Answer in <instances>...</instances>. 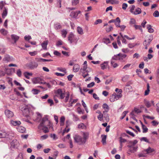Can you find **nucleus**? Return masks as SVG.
<instances>
[{"instance_id": "nucleus-1", "label": "nucleus", "mask_w": 159, "mask_h": 159, "mask_svg": "<svg viewBox=\"0 0 159 159\" xmlns=\"http://www.w3.org/2000/svg\"><path fill=\"white\" fill-rule=\"evenodd\" d=\"M50 121L48 120L47 116H46L42 119L41 122L38 126V128L40 130H43L45 133H48L49 131L48 128L50 127Z\"/></svg>"}, {"instance_id": "nucleus-2", "label": "nucleus", "mask_w": 159, "mask_h": 159, "mask_svg": "<svg viewBox=\"0 0 159 159\" xmlns=\"http://www.w3.org/2000/svg\"><path fill=\"white\" fill-rule=\"evenodd\" d=\"M73 139L75 142L77 143L79 145H84L85 142L82 137L78 134H75L73 136Z\"/></svg>"}, {"instance_id": "nucleus-3", "label": "nucleus", "mask_w": 159, "mask_h": 159, "mask_svg": "<svg viewBox=\"0 0 159 159\" xmlns=\"http://www.w3.org/2000/svg\"><path fill=\"white\" fill-rule=\"evenodd\" d=\"M33 83L34 84H45L46 82H42V79L40 78H35L32 80Z\"/></svg>"}, {"instance_id": "nucleus-4", "label": "nucleus", "mask_w": 159, "mask_h": 159, "mask_svg": "<svg viewBox=\"0 0 159 159\" xmlns=\"http://www.w3.org/2000/svg\"><path fill=\"white\" fill-rule=\"evenodd\" d=\"M55 93L60 96L61 99H63L65 96V93H63L62 90L60 89H59L55 92Z\"/></svg>"}, {"instance_id": "nucleus-5", "label": "nucleus", "mask_w": 159, "mask_h": 159, "mask_svg": "<svg viewBox=\"0 0 159 159\" xmlns=\"http://www.w3.org/2000/svg\"><path fill=\"white\" fill-rule=\"evenodd\" d=\"M128 142L129 145L127 146L129 148L131 149L132 147L134 146L137 143L138 141L135 140L133 141H128Z\"/></svg>"}, {"instance_id": "nucleus-6", "label": "nucleus", "mask_w": 159, "mask_h": 159, "mask_svg": "<svg viewBox=\"0 0 159 159\" xmlns=\"http://www.w3.org/2000/svg\"><path fill=\"white\" fill-rule=\"evenodd\" d=\"M5 113L6 116L8 118H11L14 116L13 112L8 110H6L5 111Z\"/></svg>"}, {"instance_id": "nucleus-7", "label": "nucleus", "mask_w": 159, "mask_h": 159, "mask_svg": "<svg viewBox=\"0 0 159 159\" xmlns=\"http://www.w3.org/2000/svg\"><path fill=\"white\" fill-rule=\"evenodd\" d=\"M38 66V64L35 62H30L28 65V66L31 69L36 68Z\"/></svg>"}, {"instance_id": "nucleus-8", "label": "nucleus", "mask_w": 159, "mask_h": 159, "mask_svg": "<svg viewBox=\"0 0 159 159\" xmlns=\"http://www.w3.org/2000/svg\"><path fill=\"white\" fill-rule=\"evenodd\" d=\"M81 13L80 11H72L70 14V16L72 18H76L78 16V14Z\"/></svg>"}, {"instance_id": "nucleus-9", "label": "nucleus", "mask_w": 159, "mask_h": 159, "mask_svg": "<svg viewBox=\"0 0 159 159\" xmlns=\"http://www.w3.org/2000/svg\"><path fill=\"white\" fill-rule=\"evenodd\" d=\"M11 39L14 41V43H16L19 39V37L16 34H11Z\"/></svg>"}, {"instance_id": "nucleus-10", "label": "nucleus", "mask_w": 159, "mask_h": 159, "mask_svg": "<svg viewBox=\"0 0 159 159\" xmlns=\"http://www.w3.org/2000/svg\"><path fill=\"white\" fill-rule=\"evenodd\" d=\"M89 133L88 132H84L83 133V138L86 143L87 139L89 138Z\"/></svg>"}, {"instance_id": "nucleus-11", "label": "nucleus", "mask_w": 159, "mask_h": 159, "mask_svg": "<svg viewBox=\"0 0 159 159\" xmlns=\"http://www.w3.org/2000/svg\"><path fill=\"white\" fill-rule=\"evenodd\" d=\"M74 39V34L72 33H70L68 37V40L70 41V43H72Z\"/></svg>"}, {"instance_id": "nucleus-12", "label": "nucleus", "mask_w": 159, "mask_h": 159, "mask_svg": "<svg viewBox=\"0 0 159 159\" xmlns=\"http://www.w3.org/2000/svg\"><path fill=\"white\" fill-rule=\"evenodd\" d=\"M10 123L12 125L17 126L20 125L21 124V122L20 121H15L13 120H11Z\"/></svg>"}, {"instance_id": "nucleus-13", "label": "nucleus", "mask_w": 159, "mask_h": 159, "mask_svg": "<svg viewBox=\"0 0 159 159\" xmlns=\"http://www.w3.org/2000/svg\"><path fill=\"white\" fill-rule=\"evenodd\" d=\"M102 108L105 109V110L103 112V113H104L105 112H107L109 110L108 106L106 103H104L103 104Z\"/></svg>"}, {"instance_id": "nucleus-14", "label": "nucleus", "mask_w": 159, "mask_h": 159, "mask_svg": "<svg viewBox=\"0 0 159 159\" xmlns=\"http://www.w3.org/2000/svg\"><path fill=\"white\" fill-rule=\"evenodd\" d=\"M54 27L56 30H59L62 27L60 24L58 22H56L54 25Z\"/></svg>"}, {"instance_id": "nucleus-15", "label": "nucleus", "mask_w": 159, "mask_h": 159, "mask_svg": "<svg viewBox=\"0 0 159 159\" xmlns=\"http://www.w3.org/2000/svg\"><path fill=\"white\" fill-rule=\"evenodd\" d=\"M48 40L44 41L42 44L41 46L43 48L44 50H47V45L48 43Z\"/></svg>"}, {"instance_id": "nucleus-16", "label": "nucleus", "mask_w": 159, "mask_h": 159, "mask_svg": "<svg viewBox=\"0 0 159 159\" xmlns=\"http://www.w3.org/2000/svg\"><path fill=\"white\" fill-rule=\"evenodd\" d=\"M80 66L78 64H75L74 65L73 70L74 72H78L80 69Z\"/></svg>"}, {"instance_id": "nucleus-17", "label": "nucleus", "mask_w": 159, "mask_h": 159, "mask_svg": "<svg viewBox=\"0 0 159 159\" xmlns=\"http://www.w3.org/2000/svg\"><path fill=\"white\" fill-rule=\"evenodd\" d=\"M112 97H114L116 100H117L122 97L121 93H120L119 94L117 95L115 93H114L112 95Z\"/></svg>"}, {"instance_id": "nucleus-18", "label": "nucleus", "mask_w": 159, "mask_h": 159, "mask_svg": "<svg viewBox=\"0 0 159 159\" xmlns=\"http://www.w3.org/2000/svg\"><path fill=\"white\" fill-rule=\"evenodd\" d=\"M142 11L141 9L139 7H137L135 9L134 11L133 14L134 15L139 14L141 13Z\"/></svg>"}, {"instance_id": "nucleus-19", "label": "nucleus", "mask_w": 159, "mask_h": 159, "mask_svg": "<svg viewBox=\"0 0 159 159\" xmlns=\"http://www.w3.org/2000/svg\"><path fill=\"white\" fill-rule=\"evenodd\" d=\"M11 60V58L9 55L6 54L5 55L3 59V61L7 62L10 61Z\"/></svg>"}, {"instance_id": "nucleus-20", "label": "nucleus", "mask_w": 159, "mask_h": 159, "mask_svg": "<svg viewBox=\"0 0 159 159\" xmlns=\"http://www.w3.org/2000/svg\"><path fill=\"white\" fill-rule=\"evenodd\" d=\"M17 129L18 132L22 133L24 132L25 131V128L21 126L18 127Z\"/></svg>"}, {"instance_id": "nucleus-21", "label": "nucleus", "mask_w": 159, "mask_h": 159, "mask_svg": "<svg viewBox=\"0 0 159 159\" xmlns=\"http://www.w3.org/2000/svg\"><path fill=\"white\" fill-rule=\"evenodd\" d=\"M141 124L142 125V128L143 129V133H146L148 131V128L146 127L145 125H144L143 123L140 121Z\"/></svg>"}, {"instance_id": "nucleus-22", "label": "nucleus", "mask_w": 159, "mask_h": 159, "mask_svg": "<svg viewBox=\"0 0 159 159\" xmlns=\"http://www.w3.org/2000/svg\"><path fill=\"white\" fill-rule=\"evenodd\" d=\"M153 39V36L152 35H150L149 36H147L146 37L145 39V40L148 41L149 43H150L151 41Z\"/></svg>"}, {"instance_id": "nucleus-23", "label": "nucleus", "mask_w": 159, "mask_h": 159, "mask_svg": "<svg viewBox=\"0 0 159 159\" xmlns=\"http://www.w3.org/2000/svg\"><path fill=\"white\" fill-rule=\"evenodd\" d=\"M7 9L6 7L4 8V9L3 10V12L2 14V16L3 18H5L7 16Z\"/></svg>"}, {"instance_id": "nucleus-24", "label": "nucleus", "mask_w": 159, "mask_h": 159, "mask_svg": "<svg viewBox=\"0 0 159 159\" xmlns=\"http://www.w3.org/2000/svg\"><path fill=\"white\" fill-rule=\"evenodd\" d=\"M155 150L153 148H152L150 147H149L148 148L144 150V151L147 152V154H149L150 153H152Z\"/></svg>"}, {"instance_id": "nucleus-25", "label": "nucleus", "mask_w": 159, "mask_h": 159, "mask_svg": "<svg viewBox=\"0 0 159 159\" xmlns=\"http://www.w3.org/2000/svg\"><path fill=\"white\" fill-rule=\"evenodd\" d=\"M61 34L62 36L64 38H65L67 33V32L66 30L63 29L61 30Z\"/></svg>"}, {"instance_id": "nucleus-26", "label": "nucleus", "mask_w": 159, "mask_h": 159, "mask_svg": "<svg viewBox=\"0 0 159 159\" xmlns=\"http://www.w3.org/2000/svg\"><path fill=\"white\" fill-rule=\"evenodd\" d=\"M101 137L102 138V142L103 144L104 145L106 143V139L107 138V136L105 135H101Z\"/></svg>"}, {"instance_id": "nucleus-27", "label": "nucleus", "mask_w": 159, "mask_h": 159, "mask_svg": "<svg viewBox=\"0 0 159 159\" xmlns=\"http://www.w3.org/2000/svg\"><path fill=\"white\" fill-rule=\"evenodd\" d=\"M78 127L79 129H86V126L83 123H81L78 125Z\"/></svg>"}, {"instance_id": "nucleus-28", "label": "nucleus", "mask_w": 159, "mask_h": 159, "mask_svg": "<svg viewBox=\"0 0 159 159\" xmlns=\"http://www.w3.org/2000/svg\"><path fill=\"white\" fill-rule=\"evenodd\" d=\"M108 62L107 61L104 62L103 63L101 64V67L102 70L106 69L107 65Z\"/></svg>"}, {"instance_id": "nucleus-29", "label": "nucleus", "mask_w": 159, "mask_h": 159, "mask_svg": "<svg viewBox=\"0 0 159 159\" xmlns=\"http://www.w3.org/2000/svg\"><path fill=\"white\" fill-rule=\"evenodd\" d=\"M24 75L26 78L28 79H30V77L29 76H32V73H29L28 72H25L24 73Z\"/></svg>"}, {"instance_id": "nucleus-30", "label": "nucleus", "mask_w": 159, "mask_h": 159, "mask_svg": "<svg viewBox=\"0 0 159 159\" xmlns=\"http://www.w3.org/2000/svg\"><path fill=\"white\" fill-rule=\"evenodd\" d=\"M138 147L137 146H133L131 148L132 149H130L129 151L131 153H134V152H136L137 150V148Z\"/></svg>"}, {"instance_id": "nucleus-31", "label": "nucleus", "mask_w": 159, "mask_h": 159, "mask_svg": "<svg viewBox=\"0 0 159 159\" xmlns=\"http://www.w3.org/2000/svg\"><path fill=\"white\" fill-rule=\"evenodd\" d=\"M150 86L149 83L147 84V89L145 91L144 95H147L150 92Z\"/></svg>"}, {"instance_id": "nucleus-32", "label": "nucleus", "mask_w": 159, "mask_h": 159, "mask_svg": "<svg viewBox=\"0 0 159 159\" xmlns=\"http://www.w3.org/2000/svg\"><path fill=\"white\" fill-rule=\"evenodd\" d=\"M36 59L37 61L39 62L49 61H52V60L46 59L43 58H37Z\"/></svg>"}, {"instance_id": "nucleus-33", "label": "nucleus", "mask_w": 159, "mask_h": 159, "mask_svg": "<svg viewBox=\"0 0 159 159\" xmlns=\"http://www.w3.org/2000/svg\"><path fill=\"white\" fill-rule=\"evenodd\" d=\"M7 133L4 131H0V138H3L6 137Z\"/></svg>"}, {"instance_id": "nucleus-34", "label": "nucleus", "mask_w": 159, "mask_h": 159, "mask_svg": "<svg viewBox=\"0 0 159 159\" xmlns=\"http://www.w3.org/2000/svg\"><path fill=\"white\" fill-rule=\"evenodd\" d=\"M65 120V117L64 116H62L61 117L60 119V122L61 123V125L63 126L64 124V122Z\"/></svg>"}, {"instance_id": "nucleus-35", "label": "nucleus", "mask_w": 159, "mask_h": 159, "mask_svg": "<svg viewBox=\"0 0 159 159\" xmlns=\"http://www.w3.org/2000/svg\"><path fill=\"white\" fill-rule=\"evenodd\" d=\"M104 116L103 117L105 118V120L107 122H108L109 120V117L108 114L107 113H103Z\"/></svg>"}, {"instance_id": "nucleus-36", "label": "nucleus", "mask_w": 159, "mask_h": 159, "mask_svg": "<svg viewBox=\"0 0 159 159\" xmlns=\"http://www.w3.org/2000/svg\"><path fill=\"white\" fill-rule=\"evenodd\" d=\"M77 31L78 33L80 34H84L82 29L80 27H77Z\"/></svg>"}, {"instance_id": "nucleus-37", "label": "nucleus", "mask_w": 159, "mask_h": 159, "mask_svg": "<svg viewBox=\"0 0 159 159\" xmlns=\"http://www.w3.org/2000/svg\"><path fill=\"white\" fill-rule=\"evenodd\" d=\"M80 0H72V5L73 6H75L78 4Z\"/></svg>"}, {"instance_id": "nucleus-38", "label": "nucleus", "mask_w": 159, "mask_h": 159, "mask_svg": "<svg viewBox=\"0 0 159 159\" xmlns=\"http://www.w3.org/2000/svg\"><path fill=\"white\" fill-rule=\"evenodd\" d=\"M144 103L146 106L148 108L150 107L151 106V103L149 101L145 100Z\"/></svg>"}, {"instance_id": "nucleus-39", "label": "nucleus", "mask_w": 159, "mask_h": 159, "mask_svg": "<svg viewBox=\"0 0 159 159\" xmlns=\"http://www.w3.org/2000/svg\"><path fill=\"white\" fill-rule=\"evenodd\" d=\"M0 33L3 35H5L7 34V31L4 29H1L0 30Z\"/></svg>"}, {"instance_id": "nucleus-40", "label": "nucleus", "mask_w": 159, "mask_h": 159, "mask_svg": "<svg viewBox=\"0 0 159 159\" xmlns=\"http://www.w3.org/2000/svg\"><path fill=\"white\" fill-rule=\"evenodd\" d=\"M120 55H119V58H120V60H123V59L125 58L127 55L125 54H122L121 53H119Z\"/></svg>"}, {"instance_id": "nucleus-41", "label": "nucleus", "mask_w": 159, "mask_h": 159, "mask_svg": "<svg viewBox=\"0 0 159 159\" xmlns=\"http://www.w3.org/2000/svg\"><path fill=\"white\" fill-rule=\"evenodd\" d=\"M57 70L59 71L64 72L65 73H66V70L64 68L58 67L57 68Z\"/></svg>"}, {"instance_id": "nucleus-42", "label": "nucleus", "mask_w": 159, "mask_h": 159, "mask_svg": "<svg viewBox=\"0 0 159 159\" xmlns=\"http://www.w3.org/2000/svg\"><path fill=\"white\" fill-rule=\"evenodd\" d=\"M120 54H118L116 55H115L113 57H112V59H113L114 60H120L119 58V55Z\"/></svg>"}, {"instance_id": "nucleus-43", "label": "nucleus", "mask_w": 159, "mask_h": 159, "mask_svg": "<svg viewBox=\"0 0 159 159\" xmlns=\"http://www.w3.org/2000/svg\"><path fill=\"white\" fill-rule=\"evenodd\" d=\"M32 91L33 93L34 94H37L40 92L39 90L36 89H32Z\"/></svg>"}, {"instance_id": "nucleus-44", "label": "nucleus", "mask_w": 159, "mask_h": 159, "mask_svg": "<svg viewBox=\"0 0 159 159\" xmlns=\"http://www.w3.org/2000/svg\"><path fill=\"white\" fill-rule=\"evenodd\" d=\"M128 112V111H124L122 114V116L120 117V119L121 120L123 119Z\"/></svg>"}, {"instance_id": "nucleus-45", "label": "nucleus", "mask_w": 159, "mask_h": 159, "mask_svg": "<svg viewBox=\"0 0 159 159\" xmlns=\"http://www.w3.org/2000/svg\"><path fill=\"white\" fill-rule=\"evenodd\" d=\"M129 23L131 25L135 24L136 23V20L134 18H131Z\"/></svg>"}, {"instance_id": "nucleus-46", "label": "nucleus", "mask_w": 159, "mask_h": 159, "mask_svg": "<svg viewBox=\"0 0 159 159\" xmlns=\"http://www.w3.org/2000/svg\"><path fill=\"white\" fill-rule=\"evenodd\" d=\"M140 140L141 141H144L145 142H146L149 143V141L148 140L147 138L146 137H142L140 139Z\"/></svg>"}, {"instance_id": "nucleus-47", "label": "nucleus", "mask_w": 159, "mask_h": 159, "mask_svg": "<svg viewBox=\"0 0 159 159\" xmlns=\"http://www.w3.org/2000/svg\"><path fill=\"white\" fill-rule=\"evenodd\" d=\"M22 111H23V113H25L26 114L25 115V116L29 113V110L27 107L24 108V110H22Z\"/></svg>"}, {"instance_id": "nucleus-48", "label": "nucleus", "mask_w": 159, "mask_h": 159, "mask_svg": "<svg viewBox=\"0 0 159 159\" xmlns=\"http://www.w3.org/2000/svg\"><path fill=\"white\" fill-rule=\"evenodd\" d=\"M131 117L134 120H135L136 121H137V120L136 119L135 117V116L134 113V111H132L130 113Z\"/></svg>"}, {"instance_id": "nucleus-49", "label": "nucleus", "mask_w": 159, "mask_h": 159, "mask_svg": "<svg viewBox=\"0 0 159 159\" xmlns=\"http://www.w3.org/2000/svg\"><path fill=\"white\" fill-rule=\"evenodd\" d=\"M153 15L155 17H158L159 16V12L157 11H156L153 13Z\"/></svg>"}, {"instance_id": "nucleus-50", "label": "nucleus", "mask_w": 159, "mask_h": 159, "mask_svg": "<svg viewBox=\"0 0 159 159\" xmlns=\"http://www.w3.org/2000/svg\"><path fill=\"white\" fill-rule=\"evenodd\" d=\"M134 27L136 29H139L140 30L141 32L142 31V29L141 27V26L140 25H134Z\"/></svg>"}, {"instance_id": "nucleus-51", "label": "nucleus", "mask_w": 159, "mask_h": 159, "mask_svg": "<svg viewBox=\"0 0 159 159\" xmlns=\"http://www.w3.org/2000/svg\"><path fill=\"white\" fill-rule=\"evenodd\" d=\"M32 39L31 36L30 35H26L24 37L25 39L27 41H29L30 39Z\"/></svg>"}, {"instance_id": "nucleus-52", "label": "nucleus", "mask_w": 159, "mask_h": 159, "mask_svg": "<svg viewBox=\"0 0 159 159\" xmlns=\"http://www.w3.org/2000/svg\"><path fill=\"white\" fill-rule=\"evenodd\" d=\"M103 115L102 114H99L98 116V119L100 121L102 120L103 119Z\"/></svg>"}, {"instance_id": "nucleus-53", "label": "nucleus", "mask_w": 159, "mask_h": 159, "mask_svg": "<svg viewBox=\"0 0 159 159\" xmlns=\"http://www.w3.org/2000/svg\"><path fill=\"white\" fill-rule=\"evenodd\" d=\"M87 69V65H84L83 68H81L80 70V71L81 72H84Z\"/></svg>"}, {"instance_id": "nucleus-54", "label": "nucleus", "mask_w": 159, "mask_h": 159, "mask_svg": "<svg viewBox=\"0 0 159 159\" xmlns=\"http://www.w3.org/2000/svg\"><path fill=\"white\" fill-rule=\"evenodd\" d=\"M128 7L127 4L126 3H123L122 5V8L124 10H125Z\"/></svg>"}, {"instance_id": "nucleus-55", "label": "nucleus", "mask_w": 159, "mask_h": 159, "mask_svg": "<svg viewBox=\"0 0 159 159\" xmlns=\"http://www.w3.org/2000/svg\"><path fill=\"white\" fill-rule=\"evenodd\" d=\"M50 136L54 140H56L57 139V138L56 137V134H50Z\"/></svg>"}, {"instance_id": "nucleus-56", "label": "nucleus", "mask_w": 159, "mask_h": 159, "mask_svg": "<svg viewBox=\"0 0 159 159\" xmlns=\"http://www.w3.org/2000/svg\"><path fill=\"white\" fill-rule=\"evenodd\" d=\"M17 75L19 77L21 76V72L20 69H18L16 72Z\"/></svg>"}, {"instance_id": "nucleus-57", "label": "nucleus", "mask_w": 159, "mask_h": 159, "mask_svg": "<svg viewBox=\"0 0 159 159\" xmlns=\"http://www.w3.org/2000/svg\"><path fill=\"white\" fill-rule=\"evenodd\" d=\"M73 119L74 121H77L79 120V118L77 116L75 115L74 114L73 115Z\"/></svg>"}, {"instance_id": "nucleus-58", "label": "nucleus", "mask_w": 159, "mask_h": 159, "mask_svg": "<svg viewBox=\"0 0 159 159\" xmlns=\"http://www.w3.org/2000/svg\"><path fill=\"white\" fill-rule=\"evenodd\" d=\"M102 21L101 19H98L96 20L94 22L95 25H97L98 23H102Z\"/></svg>"}, {"instance_id": "nucleus-59", "label": "nucleus", "mask_w": 159, "mask_h": 159, "mask_svg": "<svg viewBox=\"0 0 159 159\" xmlns=\"http://www.w3.org/2000/svg\"><path fill=\"white\" fill-rule=\"evenodd\" d=\"M113 30V27L111 25L109 26V27L106 29V30L107 32H109Z\"/></svg>"}, {"instance_id": "nucleus-60", "label": "nucleus", "mask_w": 159, "mask_h": 159, "mask_svg": "<svg viewBox=\"0 0 159 159\" xmlns=\"http://www.w3.org/2000/svg\"><path fill=\"white\" fill-rule=\"evenodd\" d=\"M57 7L59 8L61 7V0H57Z\"/></svg>"}, {"instance_id": "nucleus-61", "label": "nucleus", "mask_w": 159, "mask_h": 159, "mask_svg": "<svg viewBox=\"0 0 159 159\" xmlns=\"http://www.w3.org/2000/svg\"><path fill=\"white\" fill-rule=\"evenodd\" d=\"M94 84H95L94 82H92L88 84L87 87L89 88L92 87L94 85Z\"/></svg>"}, {"instance_id": "nucleus-62", "label": "nucleus", "mask_w": 159, "mask_h": 159, "mask_svg": "<svg viewBox=\"0 0 159 159\" xmlns=\"http://www.w3.org/2000/svg\"><path fill=\"white\" fill-rule=\"evenodd\" d=\"M135 45L136 44H135L134 43H129L128 45V46L130 48H132L135 47Z\"/></svg>"}, {"instance_id": "nucleus-63", "label": "nucleus", "mask_w": 159, "mask_h": 159, "mask_svg": "<svg viewBox=\"0 0 159 159\" xmlns=\"http://www.w3.org/2000/svg\"><path fill=\"white\" fill-rule=\"evenodd\" d=\"M62 45V41L61 40H59L56 43V45L57 46H58L60 45Z\"/></svg>"}, {"instance_id": "nucleus-64", "label": "nucleus", "mask_w": 159, "mask_h": 159, "mask_svg": "<svg viewBox=\"0 0 159 159\" xmlns=\"http://www.w3.org/2000/svg\"><path fill=\"white\" fill-rule=\"evenodd\" d=\"M16 159H23L22 154V153H20Z\"/></svg>"}]
</instances>
